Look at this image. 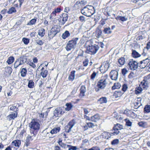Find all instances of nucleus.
<instances>
[{
    "instance_id": "25",
    "label": "nucleus",
    "mask_w": 150,
    "mask_h": 150,
    "mask_svg": "<svg viewBox=\"0 0 150 150\" xmlns=\"http://www.w3.org/2000/svg\"><path fill=\"white\" fill-rule=\"evenodd\" d=\"M75 71H73L71 72V74L68 77L69 80L72 81L74 80L75 77Z\"/></svg>"
},
{
    "instance_id": "61",
    "label": "nucleus",
    "mask_w": 150,
    "mask_h": 150,
    "mask_svg": "<svg viewBox=\"0 0 150 150\" xmlns=\"http://www.w3.org/2000/svg\"><path fill=\"white\" fill-rule=\"evenodd\" d=\"M36 43L38 45H42L43 44L44 42L41 40H36Z\"/></svg>"
},
{
    "instance_id": "38",
    "label": "nucleus",
    "mask_w": 150,
    "mask_h": 150,
    "mask_svg": "<svg viewBox=\"0 0 150 150\" xmlns=\"http://www.w3.org/2000/svg\"><path fill=\"white\" fill-rule=\"evenodd\" d=\"M27 72V71L25 68H22L21 72V76L23 77L25 76L26 75Z\"/></svg>"
},
{
    "instance_id": "50",
    "label": "nucleus",
    "mask_w": 150,
    "mask_h": 150,
    "mask_svg": "<svg viewBox=\"0 0 150 150\" xmlns=\"http://www.w3.org/2000/svg\"><path fill=\"white\" fill-rule=\"evenodd\" d=\"M128 88V86L126 84H124L122 86V92L124 93L125 92L127 89Z\"/></svg>"
},
{
    "instance_id": "43",
    "label": "nucleus",
    "mask_w": 150,
    "mask_h": 150,
    "mask_svg": "<svg viewBox=\"0 0 150 150\" xmlns=\"http://www.w3.org/2000/svg\"><path fill=\"white\" fill-rule=\"evenodd\" d=\"M37 20L36 19L33 18L28 23H27V25H32L35 24L36 21Z\"/></svg>"
},
{
    "instance_id": "27",
    "label": "nucleus",
    "mask_w": 150,
    "mask_h": 150,
    "mask_svg": "<svg viewBox=\"0 0 150 150\" xmlns=\"http://www.w3.org/2000/svg\"><path fill=\"white\" fill-rule=\"evenodd\" d=\"M65 106L66 107L65 108V110L67 111H69L71 110L73 107V105L70 103H67L65 104Z\"/></svg>"
},
{
    "instance_id": "2",
    "label": "nucleus",
    "mask_w": 150,
    "mask_h": 150,
    "mask_svg": "<svg viewBox=\"0 0 150 150\" xmlns=\"http://www.w3.org/2000/svg\"><path fill=\"white\" fill-rule=\"evenodd\" d=\"M79 38H75L69 41L67 44L65 48L67 50L69 51L72 49L74 48L76 46L77 42Z\"/></svg>"
},
{
    "instance_id": "51",
    "label": "nucleus",
    "mask_w": 150,
    "mask_h": 150,
    "mask_svg": "<svg viewBox=\"0 0 150 150\" xmlns=\"http://www.w3.org/2000/svg\"><path fill=\"white\" fill-rule=\"evenodd\" d=\"M98 74V72H96L95 71H94L91 76V79L93 80H94Z\"/></svg>"
},
{
    "instance_id": "46",
    "label": "nucleus",
    "mask_w": 150,
    "mask_h": 150,
    "mask_svg": "<svg viewBox=\"0 0 150 150\" xmlns=\"http://www.w3.org/2000/svg\"><path fill=\"white\" fill-rule=\"evenodd\" d=\"M144 79L149 84L150 83V74L148 75L147 76L144 77Z\"/></svg>"
},
{
    "instance_id": "55",
    "label": "nucleus",
    "mask_w": 150,
    "mask_h": 150,
    "mask_svg": "<svg viewBox=\"0 0 150 150\" xmlns=\"http://www.w3.org/2000/svg\"><path fill=\"white\" fill-rule=\"evenodd\" d=\"M119 143V140L117 139H115L111 142L112 145L117 144Z\"/></svg>"
},
{
    "instance_id": "23",
    "label": "nucleus",
    "mask_w": 150,
    "mask_h": 150,
    "mask_svg": "<svg viewBox=\"0 0 150 150\" xmlns=\"http://www.w3.org/2000/svg\"><path fill=\"white\" fill-rule=\"evenodd\" d=\"M115 18L117 21H127L128 20V17L126 16H118L115 17Z\"/></svg>"
},
{
    "instance_id": "37",
    "label": "nucleus",
    "mask_w": 150,
    "mask_h": 150,
    "mask_svg": "<svg viewBox=\"0 0 150 150\" xmlns=\"http://www.w3.org/2000/svg\"><path fill=\"white\" fill-rule=\"evenodd\" d=\"M14 60V58L13 57H8V59L6 61L9 64H10L12 63Z\"/></svg>"
},
{
    "instance_id": "60",
    "label": "nucleus",
    "mask_w": 150,
    "mask_h": 150,
    "mask_svg": "<svg viewBox=\"0 0 150 150\" xmlns=\"http://www.w3.org/2000/svg\"><path fill=\"white\" fill-rule=\"evenodd\" d=\"M128 70L126 69H122V74L124 75L125 76L127 73Z\"/></svg>"
},
{
    "instance_id": "12",
    "label": "nucleus",
    "mask_w": 150,
    "mask_h": 150,
    "mask_svg": "<svg viewBox=\"0 0 150 150\" xmlns=\"http://www.w3.org/2000/svg\"><path fill=\"white\" fill-rule=\"evenodd\" d=\"M118 72L116 70L112 71L110 73V76L111 79L114 80H116L118 78Z\"/></svg>"
},
{
    "instance_id": "26",
    "label": "nucleus",
    "mask_w": 150,
    "mask_h": 150,
    "mask_svg": "<svg viewBox=\"0 0 150 150\" xmlns=\"http://www.w3.org/2000/svg\"><path fill=\"white\" fill-rule=\"evenodd\" d=\"M60 129V127H54L50 131V133L52 135H53L54 134H56L58 132Z\"/></svg>"
},
{
    "instance_id": "57",
    "label": "nucleus",
    "mask_w": 150,
    "mask_h": 150,
    "mask_svg": "<svg viewBox=\"0 0 150 150\" xmlns=\"http://www.w3.org/2000/svg\"><path fill=\"white\" fill-rule=\"evenodd\" d=\"M147 14H148L147 13H145V14L144 16V18L146 20H147L148 21H150V17L148 16Z\"/></svg>"
},
{
    "instance_id": "22",
    "label": "nucleus",
    "mask_w": 150,
    "mask_h": 150,
    "mask_svg": "<svg viewBox=\"0 0 150 150\" xmlns=\"http://www.w3.org/2000/svg\"><path fill=\"white\" fill-rule=\"evenodd\" d=\"M11 144L13 146L19 148L21 145V141L19 140H16L13 141Z\"/></svg>"
},
{
    "instance_id": "52",
    "label": "nucleus",
    "mask_w": 150,
    "mask_h": 150,
    "mask_svg": "<svg viewBox=\"0 0 150 150\" xmlns=\"http://www.w3.org/2000/svg\"><path fill=\"white\" fill-rule=\"evenodd\" d=\"M85 4V1H77L75 5H78L79 6H82L83 5Z\"/></svg>"
},
{
    "instance_id": "7",
    "label": "nucleus",
    "mask_w": 150,
    "mask_h": 150,
    "mask_svg": "<svg viewBox=\"0 0 150 150\" xmlns=\"http://www.w3.org/2000/svg\"><path fill=\"white\" fill-rule=\"evenodd\" d=\"M64 107H59L56 108L54 111V115L56 117H60L64 113Z\"/></svg>"
},
{
    "instance_id": "13",
    "label": "nucleus",
    "mask_w": 150,
    "mask_h": 150,
    "mask_svg": "<svg viewBox=\"0 0 150 150\" xmlns=\"http://www.w3.org/2000/svg\"><path fill=\"white\" fill-rule=\"evenodd\" d=\"M61 147L64 149H68V150H76L77 148L76 146H74L67 144H60Z\"/></svg>"
},
{
    "instance_id": "36",
    "label": "nucleus",
    "mask_w": 150,
    "mask_h": 150,
    "mask_svg": "<svg viewBox=\"0 0 150 150\" xmlns=\"http://www.w3.org/2000/svg\"><path fill=\"white\" fill-rule=\"evenodd\" d=\"M102 31L101 30H97L95 32V36L97 38H99L102 36Z\"/></svg>"
},
{
    "instance_id": "31",
    "label": "nucleus",
    "mask_w": 150,
    "mask_h": 150,
    "mask_svg": "<svg viewBox=\"0 0 150 150\" xmlns=\"http://www.w3.org/2000/svg\"><path fill=\"white\" fill-rule=\"evenodd\" d=\"M123 93L124 92L121 91H116L114 93L113 96L117 98L121 96Z\"/></svg>"
},
{
    "instance_id": "6",
    "label": "nucleus",
    "mask_w": 150,
    "mask_h": 150,
    "mask_svg": "<svg viewBox=\"0 0 150 150\" xmlns=\"http://www.w3.org/2000/svg\"><path fill=\"white\" fill-rule=\"evenodd\" d=\"M138 66V62L132 59H130L128 64V66L129 69L133 70H135L137 69Z\"/></svg>"
},
{
    "instance_id": "16",
    "label": "nucleus",
    "mask_w": 150,
    "mask_h": 150,
    "mask_svg": "<svg viewBox=\"0 0 150 150\" xmlns=\"http://www.w3.org/2000/svg\"><path fill=\"white\" fill-rule=\"evenodd\" d=\"M17 116V113L16 112L12 113L7 117V120L8 121L13 120Z\"/></svg>"
},
{
    "instance_id": "40",
    "label": "nucleus",
    "mask_w": 150,
    "mask_h": 150,
    "mask_svg": "<svg viewBox=\"0 0 150 150\" xmlns=\"http://www.w3.org/2000/svg\"><path fill=\"white\" fill-rule=\"evenodd\" d=\"M28 87L30 88H33L34 86V83L32 80H30L28 81Z\"/></svg>"
},
{
    "instance_id": "64",
    "label": "nucleus",
    "mask_w": 150,
    "mask_h": 150,
    "mask_svg": "<svg viewBox=\"0 0 150 150\" xmlns=\"http://www.w3.org/2000/svg\"><path fill=\"white\" fill-rule=\"evenodd\" d=\"M146 48L148 50H150V41L147 43Z\"/></svg>"
},
{
    "instance_id": "29",
    "label": "nucleus",
    "mask_w": 150,
    "mask_h": 150,
    "mask_svg": "<svg viewBox=\"0 0 150 150\" xmlns=\"http://www.w3.org/2000/svg\"><path fill=\"white\" fill-rule=\"evenodd\" d=\"M100 119V117L99 115L96 114L92 116L91 117V120L94 122H96Z\"/></svg>"
},
{
    "instance_id": "34",
    "label": "nucleus",
    "mask_w": 150,
    "mask_h": 150,
    "mask_svg": "<svg viewBox=\"0 0 150 150\" xmlns=\"http://www.w3.org/2000/svg\"><path fill=\"white\" fill-rule=\"evenodd\" d=\"M132 55L133 57L134 58L138 57L141 56V54L135 50H132Z\"/></svg>"
},
{
    "instance_id": "3",
    "label": "nucleus",
    "mask_w": 150,
    "mask_h": 150,
    "mask_svg": "<svg viewBox=\"0 0 150 150\" xmlns=\"http://www.w3.org/2000/svg\"><path fill=\"white\" fill-rule=\"evenodd\" d=\"M107 82L106 81V79H102L99 80L98 82L96 87L95 88V90L96 92H98L100 91V89H104L107 84Z\"/></svg>"
},
{
    "instance_id": "54",
    "label": "nucleus",
    "mask_w": 150,
    "mask_h": 150,
    "mask_svg": "<svg viewBox=\"0 0 150 150\" xmlns=\"http://www.w3.org/2000/svg\"><path fill=\"white\" fill-rule=\"evenodd\" d=\"M84 7H86L89 10H93L95 11V8L93 6L91 5H88L85 6Z\"/></svg>"
},
{
    "instance_id": "45",
    "label": "nucleus",
    "mask_w": 150,
    "mask_h": 150,
    "mask_svg": "<svg viewBox=\"0 0 150 150\" xmlns=\"http://www.w3.org/2000/svg\"><path fill=\"white\" fill-rule=\"evenodd\" d=\"M103 32L105 34H110L112 33L110 28V27L105 28Z\"/></svg>"
},
{
    "instance_id": "48",
    "label": "nucleus",
    "mask_w": 150,
    "mask_h": 150,
    "mask_svg": "<svg viewBox=\"0 0 150 150\" xmlns=\"http://www.w3.org/2000/svg\"><path fill=\"white\" fill-rule=\"evenodd\" d=\"M144 111L147 113L150 112V105H147L145 106L144 108Z\"/></svg>"
},
{
    "instance_id": "39",
    "label": "nucleus",
    "mask_w": 150,
    "mask_h": 150,
    "mask_svg": "<svg viewBox=\"0 0 150 150\" xmlns=\"http://www.w3.org/2000/svg\"><path fill=\"white\" fill-rule=\"evenodd\" d=\"M121 86L120 84L119 83H115L114 85L112 86V90H114L116 88H120Z\"/></svg>"
},
{
    "instance_id": "5",
    "label": "nucleus",
    "mask_w": 150,
    "mask_h": 150,
    "mask_svg": "<svg viewBox=\"0 0 150 150\" xmlns=\"http://www.w3.org/2000/svg\"><path fill=\"white\" fill-rule=\"evenodd\" d=\"M99 49L98 45H89L87 47V51L88 53L91 52L92 54H95L96 53Z\"/></svg>"
},
{
    "instance_id": "19",
    "label": "nucleus",
    "mask_w": 150,
    "mask_h": 150,
    "mask_svg": "<svg viewBox=\"0 0 150 150\" xmlns=\"http://www.w3.org/2000/svg\"><path fill=\"white\" fill-rule=\"evenodd\" d=\"M107 98L105 97H102L99 99L97 101L98 103L102 104L106 103L107 102Z\"/></svg>"
},
{
    "instance_id": "28",
    "label": "nucleus",
    "mask_w": 150,
    "mask_h": 150,
    "mask_svg": "<svg viewBox=\"0 0 150 150\" xmlns=\"http://www.w3.org/2000/svg\"><path fill=\"white\" fill-rule=\"evenodd\" d=\"M5 74L6 75H10L12 71V69L11 67H7L5 68Z\"/></svg>"
},
{
    "instance_id": "41",
    "label": "nucleus",
    "mask_w": 150,
    "mask_h": 150,
    "mask_svg": "<svg viewBox=\"0 0 150 150\" xmlns=\"http://www.w3.org/2000/svg\"><path fill=\"white\" fill-rule=\"evenodd\" d=\"M118 62L120 65H123L125 62V58L124 57L120 58L118 60Z\"/></svg>"
},
{
    "instance_id": "9",
    "label": "nucleus",
    "mask_w": 150,
    "mask_h": 150,
    "mask_svg": "<svg viewBox=\"0 0 150 150\" xmlns=\"http://www.w3.org/2000/svg\"><path fill=\"white\" fill-rule=\"evenodd\" d=\"M110 67V64L107 61L105 62L100 67V70L102 73H105L108 71Z\"/></svg>"
},
{
    "instance_id": "53",
    "label": "nucleus",
    "mask_w": 150,
    "mask_h": 150,
    "mask_svg": "<svg viewBox=\"0 0 150 150\" xmlns=\"http://www.w3.org/2000/svg\"><path fill=\"white\" fill-rule=\"evenodd\" d=\"M24 43L26 45H27L29 42V39L25 38H23L22 39Z\"/></svg>"
},
{
    "instance_id": "24",
    "label": "nucleus",
    "mask_w": 150,
    "mask_h": 150,
    "mask_svg": "<svg viewBox=\"0 0 150 150\" xmlns=\"http://www.w3.org/2000/svg\"><path fill=\"white\" fill-rule=\"evenodd\" d=\"M112 134H113L112 133H110L108 132H104L102 134L101 136L103 138L108 139L112 135Z\"/></svg>"
},
{
    "instance_id": "42",
    "label": "nucleus",
    "mask_w": 150,
    "mask_h": 150,
    "mask_svg": "<svg viewBox=\"0 0 150 150\" xmlns=\"http://www.w3.org/2000/svg\"><path fill=\"white\" fill-rule=\"evenodd\" d=\"M21 64H22L20 62L19 60L18 59H17L16 60L15 62L14 63V67L16 68Z\"/></svg>"
},
{
    "instance_id": "63",
    "label": "nucleus",
    "mask_w": 150,
    "mask_h": 150,
    "mask_svg": "<svg viewBox=\"0 0 150 150\" xmlns=\"http://www.w3.org/2000/svg\"><path fill=\"white\" fill-rule=\"evenodd\" d=\"M16 108L15 106L12 105L9 106V109L11 110L14 111Z\"/></svg>"
},
{
    "instance_id": "4",
    "label": "nucleus",
    "mask_w": 150,
    "mask_h": 150,
    "mask_svg": "<svg viewBox=\"0 0 150 150\" xmlns=\"http://www.w3.org/2000/svg\"><path fill=\"white\" fill-rule=\"evenodd\" d=\"M30 133L27 137L25 142V145L26 147L28 146L30 144V142L33 141L35 138L37 133L30 131Z\"/></svg>"
},
{
    "instance_id": "18",
    "label": "nucleus",
    "mask_w": 150,
    "mask_h": 150,
    "mask_svg": "<svg viewBox=\"0 0 150 150\" xmlns=\"http://www.w3.org/2000/svg\"><path fill=\"white\" fill-rule=\"evenodd\" d=\"M86 88L84 86H82L80 89V93L79 94V97L82 98L85 95V93L86 92Z\"/></svg>"
},
{
    "instance_id": "14",
    "label": "nucleus",
    "mask_w": 150,
    "mask_h": 150,
    "mask_svg": "<svg viewBox=\"0 0 150 150\" xmlns=\"http://www.w3.org/2000/svg\"><path fill=\"white\" fill-rule=\"evenodd\" d=\"M148 62H149V60L148 59H146L142 61H140V63L138 64L140 68H144L147 67Z\"/></svg>"
},
{
    "instance_id": "20",
    "label": "nucleus",
    "mask_w": 150,
    "mask_h": 150,
    "mask_svg": "<svg viewBox=\"0 0 150 150\" xmlns=\"http://www.w3.org/2000/svg\"><path fill=\"white\" fill-rule=\"evenodd\" d=\"M68 17V15L67 13H63L62 15L61 19L62 21L61 22L62 24H64L65 22L67 21Z\"/></svg>"
},
{
    "instance_id": "47",
    "label": "nucleus",
    "mask_w": 150,
    "mask_h": 150,
    "mask_svg": "<svg viewBox=\"0 0 150 150\" xmlns=\"http://www.w3.org/2000/svg\"><path fill=\"white\" fill-rule=\"evenodd\" d=\"M126 122L125 125L127 126L131 127L132 125V122L128 119H125Z\"/></svg>"
},
{
    "instance_id": "58",
    "label": "nucleus",
    "mask_w": 150,
    "mask_h": 150,
    "mask_svg": "<svg viewBox=\"0 0 150 150\" xmlns=\"http://www.w3.org/2000/svg\"><path fill=\"white\" fill-rule=\"evenodd\" d=\"M56 12L55 11H53L50 15V19L51 20H52L53 19L52 17H55L56 16Z\"/></svg>"
},
{
    "instance_id": "56",
    "label": "nucleus",
    "mask_w": 150,
    "mask_h": 150,
    "mask_svg": "<svg viewBox=\"0 0 150 150\" xmlns=\"http://www.w3.org/2000/svg\"><path fill=\"white\" fill-rule=\"evenodd\" d=\"M88 62L89 60L87 58H86L85 59L84 61L83 62V66L85 67L87 66L88 64Z\"/></svg>"
},
{
    "instance_id": "59",
    "label": "nucleus",
    "mask_w": 150,
    "mask_h": 150,
    "mask_svg": "<svg viewBox=\"0 0 150 150\" xmlns=\"http://www.w3.org/2000/svg\"><path fill=\"white\" fill-rule=\"evenodd\" d=\"M135 74L133 72H131L128 75V77L131 79L135 77Z\"/></svg>"
},
{
    "instance_id": "10",
    "label": "nucleus",
    "mask_w": 150,
    "mask_h": 150,
    "mask_svg": "<svg viewBox=\"0 0 150 150\" xmlns=\"http://www.w3.org/2000/svg\"><path fill=\"white\" fill-rule=\"evenodd\" d=\"M123 128V126L120 124H117L115 125L113 128V132H112L113 135H117L119 132V130Z\"/></svg>"
},
{
    "instance_id": "44",
    "label": "nucleus",
    "mask_w": 150,
    "mask_h": 150,
    "mask_svg": "<svg viewBox=\"0 0 150 150\" xmlns=\"http://www.w3.org/2000/svg\"><path fill=\"white\" fill-rule=\"evenodd\" d=\"M18 59L19 60L22 64L26 62V59L24 57H21Z\"/></svg>"
},
{
    "instance_id": "32",
    "label": "nucleus",
    "mask_w": 150,
    "mask_h": 150,
    "mask_svg": "<svg viewBox=\"0 0 150 150\" xmlns=\"http://www.w3.org/2000/svg\"><path fill=\"white\" fill-rule=\"evenodd\" d=\"M49 111L47 110L45 112L41 113L39 117L40 118H42V120H43L45 118H46L47 117L48 113L49 112Z\"/></svg>"
},
{
    "instance_id": "62",
    "label": "nucleus",
    "mask_w": 150,
    "mask_h": 150,
    "mask_svg": "<svg viewBox=\"0 0 150 150\" xmlns=\"http://www.w3.org/2000/svg\"><path fill=\"white\" fill-rule=\"evenodd\" d=\"M89 150H100V149L98 147L96 146L92 147L89 149Z\"/></svg>"
},
{
    "instance_id": "30",
    "label": "nucleus",
    "mask_w": 150,
    "mask_h": 150,
    "mask_svg": "<svg viewBox=\"0 0 150 150\" xmlns=\"http://www.w3.org/2000/svg\"><path fill=\"white\" fill-rule=\"evenodd\" d=\"M143 89L142 87L140 86L139 85V86L136 87L135 88V93L136 94H139L142 92Z\"/></svg>"
},
{
    "instance_id": "15",
    "label": "nucleus",
    "mask_w": 150,
    "mask_h": 150,
    "mask_svg": "<svg viewBox=\"0 0 150 150\" xmlns=\"http://www.w3.org/2000/svg\"><path fill=\"white\" fill-rule=\"evenodd\" d=\"M58 31L55 28H53L51 30L50 33L48 34L49 37L50 38H53L57 33Z\"/></svg>"
},
{
    "instance_id": "11",
    "label": "nucleus",
    "mask_w": 150,
    "mask_h": 150,
    "mask_svg": "<svg viewBox=\"0 0 150 150\" xmlns=\"http://www.w3.org/2000/svg\"><path fill=\"white\" fill-rule=\"evenodd\" d=\"M75 120H72L70 121L65 127V131L67 133L70 132L75 125Z\"/></svg>"
},
{
    "instance_id": "33",
    "label": "nucleus",
    "mask_w": 150,
    "mask_h": 150,
    "mask_svg": "<svg viewBox=\"0 0 150 150\" xmlns=\"http://www.w3.org/2000/svg\"><path fill=\"white\" fill-rule=\"evenodd\" d=\"M45 34V30L43 28H41L38 31V35L41 37L44 36Z\"/></svg>"
},
{
    "instance_id": "21",
    "label": "nucleus",
    "mask_w": 150,
    "mask_h": 150,
    "mask_svg": "<svg viewBox=\"0 0 150 150\" xmlns=\"http://www.w3.org/2000/svg\"><path fill=\"white\" fill-rule=\"evenodd\" d=\"M41 71L40 73L41 76L43 78L46 77L48 74V71L46 70H45L44 67H42Z\"/></svg>"
},
{
    "instance_id": "1",
    "label": "nucleus",
    "mask_w": 150,
    "mask_h": 150,
    "mask_svg": "<svg viewBox=\"0 0 150 150\" xmlns=\"http://www.w3.org/2000/svg\"><path fill=\"white\" fill-rule=\"evenodd\" d=\"M28 126L30 128V131L38 133L40 128V124L39 120L33 119L28 124Z\"/></svg>"
},
{
    "instance_id": "49",
    "label": "nucleus",
    "mask_w": 150,
    "mask_h": 150,
    "mask_svg": "<svg viewBox=\"0 0 150 150\" xmlns=\"http://www.w3.org/2000/svg\"><path fill=\"white\" fill-rule=\"evenodd\" d=\"M16 10L15 8L14 7L11 8L7 12V13L8 14H11L13 13H15L16 12Z\"/></svg>"
},
{
    "instance_id": "17",
    "label": "nucleus",
    "mask_w": 150,
    "mask_h": 150,
    "mask_svg": "<svg viewBox=\"0 0 150 150\" xmlns=\"http://www.w3.org/2000/svg\"><path fill=\"white\" fill-rule=\"evenodd\" d=\"M149 84L144 79L139 85L144 90H147L149 87Z\"/></svg>"
},
{
    "instance_id": "35",
    "label": "nucleus",
    "mask_w": 150,
    "mask_h": 150,
    "mask_svg": "<svg viewBox=\"0 0 150 150\" xmlns=\"http://www.w3.org/2000/svg\"><path fill=\"white\" fill-rule=\"evenodd\" d=\"M70 35V33L68 31L66 30L63 33L62 37L63 39H65Z\"/></svg>"
},
{
    "instance_id": "8",
    "label": "nucleus",
    "mask_w": 150,
    "mask_h": 150,
    "mask_svg": "<svg viewBox=\"0 0 150 150\" xmlns=\"http://www.w3.org/2000/svg\"><path fill=\"white\" fill-rule=\"evenodd\" d=\"M81 12L82 14L88 17L91 16L95 13V11L88 10L86 7H84Z\"/></svg>"
}]
</instances>
